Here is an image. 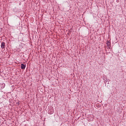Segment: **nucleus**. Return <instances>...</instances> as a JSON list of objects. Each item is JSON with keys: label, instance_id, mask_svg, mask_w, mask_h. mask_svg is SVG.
<instances>
[{"label": "nucleus", "instance_id": "obj_4", "mask_svg": "<svg viewBox=\"0 0 126 126\" xmlns=\"http://www.w3.org/2000/svg\"><path fill=\"white\" fill-rule=\"evenodd\" d=\"M54 109H50L49 110V114H50V115H52V114H54Z\"/></svg>", "mask_w": 126, "mask_h": 126}, {"label": "nucleus", "instance_id": "obj_5", "mask_svg": "<svg viewBox=\"0 0 126 126\" xmlns=\"http://www.w3.org/2000/svg\"><path fill=\"white\" fill-rule=\"evenodd\" d=\"M16 105H17L18 106H19V104H20L19 101L17 102L16 103Z\"/></svg>", "mask_w": 126, "mask_h": 126}, {"label": "nucleus", "instance_id": "obj_3", "mask_svg": "<svg viewBox=\"0 0 126 126\" xmlns=\"http://www.w3.org/2000/svg\"><path fill=\"white\" fill-rule=\"evenodd\" d=\"M25 67H26V65L23 64V63H22L21 64V68L22 69H25Z\"/></svg>", "mask_w": 126, "mask_h": 126}, {"label": "nucleus", "instance_id": "obj_1", "mask_svg": "<svg viewBox=\"0 0 126 126\" xmlns=\"http://www.w3.org/2000/svg\"><path fill=\"white\" fill-rule=\"evenodd\" d=\"M1 49H4L5 48V42H2L1 44Z\"/></svg>", "mask_w": 126, "mask_h": 126}, {"label": "nucleus", "instance_id": "obj_2", "mask_svg": "<svg viewBox=\"0 0 126 126\" xmlns=\"http://www.w3.org/2000/svg\"><path fill=\"white\" fill-rule=\"evenodd\" d=\"M107 46L108 47V49L111 48V42L109 41H107L106 43Z\"/></svg>", "mask_w": 126, "mask_h": 126}]
</instances>
